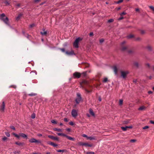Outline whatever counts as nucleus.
I'll return each instance as SVG.
<instances>
[{
	"label": "nucleus",
	"mask_w": 154,
	"mask_h": 154,
	"mask_svg": "<svg viewBox=\"0 0 154 154\" xmlns=\"http://www.w3.org/2000/svg\"><path fill=\"white\" fill-rule=\"evenodd\" d=\"M52 144L51 145V146H53L54 147H56L57 146V144H55L54 143H51Z\"/></svg>",
	"instance_id": "36"
},
{
	"label": "nucleus",
	"mask_w": 154,
	"mask_h": 154,
	"mask_svg": "<svg viewBox=\"0 0 154 154\" xmlns=\"http://www.w3.org/2000/svg\"><path fill=\"white\" fill-rule=\"evenodd\" d=\"M129 73L128 71H121V75L122 77L123 78L125 79L126 78L127 75Z\"/></svg>",
	"instance_id": "5"
},
{
	"label": "nucleus",
	"mask_w": 154,
	"mask_h": 154,
	"mask_svg": "<svg viewBox=\"0 0 154 154\" xmlns=\"http://www.w3.org/2000/svg\"><path fill=\"white\" fill-rule=\"evenodd\" d=\"M22 15V14H19L16 17V20H19L20 19Z\"/></svg>",
	"instance_id": "20"
},
{
	"label": "nucleus",
	"mask_w": 154,
	"mask_h": 154,
	"mask_svg": "<svg viewBox=\"0 0 154 154\" xmlns=\"http://www.w3.org/2000/svg\"><path fill=\"white\" fill-rule=\"evenodd\" d=\"M5 134L8 137H9L10 136V134L8 132L5 133Z\"/></svg>",
	"instance_id": "46"
},
{
	"label": "nucleus",
	"mask_w": 154,
	"mask_h": 154,
	"mask_svg": "<svg viewBox=\"0 0 154 154\" xmlns=\"http://www.w3.org/2000/svg\"><path fill=\"white\" fill-rule=\"evenodd\" d=\"M55 131H61L62 130L60 129H58L56 128H54L53 129Z\"/></svg>",
	"instance_id": "26"
},
{
	"label": "nucleus",
	"mask_w": 154,
	"mask_h": 154,
	"mask_svg": "<svg viewBox=\"0 0 154 154\" xmlns=\"http://www.w3.org/2000/svg\"><path fill=\"white\" fill-rule=\"evenodd\" d=\"M98 100L100 101H101V98L100 96H99L98 97Z\"/></svg>",
	"instance_id": "60"
},
{
	"label": "nucleus",
	"mask_w": 154,
	"mask_h": 154,
	"mask_svg": "<svg viewBox=\"0 0 154 154\" xmlns=\"http://www.w3.org/2000/svg\"><path fill=\"white\" fill-rule=\"evenodd\" d=\"M35 113H33L31 116V117L32 119H34L35 118Z\"/></svg>",
	"instance_id": "33"
},
{
	"label": "nucleus",
	"mask_w": 154,
	"mask_h": 154,
	"mask_svg": "<svg viewBox=\"0 0 154 154\" xmlns=\"http://www.w3.org/2000/svg\"><path fill=\"white\" fill-rule=\"evenodd\" d=\"M37 94L34 93H31L30 94H28V95L30 96H33L36 95Z\"/></svg>",
	"instance_id": "24"
},
{
	"label": "nucleus",
	"mask_w": 154,
	"mask_h": 154,
	"mask_svg": "<svg viewBox=\"0 0 154 154\" xmlns=\"http://www.w3.org/2000/svg\"><path fill=\"white\" fill-rule=\"evenodd\" d=\"M113 69L115 74H117L118 72V69L116 66H115L113 67Z\"/></svg>",
	"instance_id": "15"
},
{
	"label": "nucleus",
	"mask_w": 154,
	"mask_h": 154,
	"mask_svg": "<svg viewBox=\"0 0 154 154\" xmlns=\"http://www.w3.org/2000/svg\"><path fill=\"white\" fill-rule=\"evenodd\" d=\"M135 11L137 12H139L140 10L139 8H137L135 9Z\"/></svg>",
	"instance_id": "61"
},
{
	"label": "nucleus",
	"mask_w": 154,
	"mask_h": 154,
	"mask_svg": "<svg viewBox=\"0 0 154 154\" xmlns=\"http://www.w3.org/2000/svg\"><path fill=\"white\" fill-rule=\"evenodd\" d=\"M69 124L71 125H74V123L72 122H69Z\"/></svg>",
	"instance_id": "57"
},
{
	"label": "nucleus",
	"mask_w": 154,
	"mask_h": 154,
	"mask_svg": "<svg viewBox=\"0 0 154 154\" xmlns=\"http://www.w3.org/2000/svg\"><path fill=\"white\" fill-rule=\"evenodd\" d=\"M136 140L134 139H132L130 140V142L134 143L136 141Z\"/></svg>",
	"instance_id": "45"
},
{
	"label": "nucleus",
	"mask_w": 154,
	"mask_h": 154,
	"mask_svg": "<svg viewBox=\"0 0 154 154\" xmlns=\"http://www.w3.org/2000/svg\"><path fill=\"white\" fill-rule=\"evenodd\" d=\"M53 142H51V141H48L47 142V143L48 144H49V145H51L52 143H52Z\"/></svg>",
	"instance_id": "55"
},
{
	"label": "nucleus",
	"mask_w": 154,
	"mask_h": 154,
	"mask_svg": "<svg viewBox=\"0 0 154 154\" xmlns=\"http://www.w3.org/2000/svg\"><path fill=\"white\" fill-rule=\"evenodd\" d=\"M51 122L52 123H53V124H57V122H56L54 120H52L51 121Z\"/></svg>",
	"instance_id": "34"
},
{
	"label": "nucleus",
	"mask_w": 154,
	"mask_h": 154,
	"mask_svg": "<svg viewBox=\"0 0 154 154\" xmlns=\"http://www.w3.org/2000/svg\"><path fill=\"white\" fill-rule=\"evenodd\" d=\"M60 49L63 52H65V49L64 48H60Z\"/></svg>",
	"instance_id": "49"
},
{
	"label": "nucleus",
	"mask_w": 154,
	"mask_h": 154,
	"mask_svg": "<svg viewBox=\"0 0 154 154\" xmlns=\"http://www.w3.org/2000/svg\"><path fill=\"white\" fill-rule=\"evenodd\" d=\"M64 121H65L66 122H67L68 121V119H67L66 118H65L64 119Z\"/></svg>",
	"instance_id": "56"
},
{
	"label": "nucleus",
	"mask_w": 154,
	"mask_h": 154,
	"mask_svg": "<svg viewBox=\"0 0 154 154\" xmlns=\"http://www.w3.org/2000/svg\"><path fill=\"white\" fill-rule=\"evenodd\" d=\"M132 128V126H125V127H121L122 129L124 131H125L127 130L128 128Z\"/></svg>",
	"instance_id": "12"
},
{
	"label": "nucleus",
	"mask_w": 154,
	"mask_h": 154,
	"mask_svg": "<svg viewBox=\"0 0 154 154\" xmlns=\"http://www.w3.org/2000/svg\"><path fill=\"white\" fill-rule=\"evenodd\" d=\"M114 21V20L112 19H111L108 20V22L109 23L112 22Z\"/></svg>",
	"instance_id": "37"
},
{
	"label": "nucleus",
	"mask_w": 154,
	"mask_h": 154,
	"mask_svg": "<svg viewBox=\"0 0 154 154\" xmlns=\"http://www.w3.org/2000/svg\"><path fill=\"white\" fill-rule=\"evenodd\" d=\"M123 100H120L119 101V104L120 105H121L122 104Z\"/></svg>",
	"instance_id": "40"
},
{
	"label": "nucleus",
	"mask_w": 154,
	"mask_h": 154,
	"mask_svg": "<svg viewBox=\"0 0 154 154\" xmlns=\"http://www.w3.org/2000/svg\"><path fill=\"white\" fill-rule=\"evenodd\" d=\"M123 18H124V17H121L119 18L118 20H120L123 19Z\"/></svg>",
	"instance_id": "58"
},
{
	"label": "nucleus",
	"mask_w": 154,
	"mask_h": 154,
	"mask_svg": "<svg viewBox=\"0 0 154 154\" xmlns=\"http://www.w3.org/2000/svg\"><path fill=\"white\" fill-rule=\"evenodd\" d=\"M0 19L2 20L6 24L9 25L8 23V18L5 16L4 13L0 15Z\"/></svg>",
	"instance_id": "1"
},
{
	"label": "nucleus",
	"mask_w": 154,
	"mask_h": 154,
	"mask_svg": "<svg viewBox=\"0 0 154 154\" xmlns=\"http://www.w3.org/2000/svg\"><path fill=\"white\" fill-rule=\"evenodd\" d=\"M10 128L12 129L15 130V127L13 126H10Z\"/></svg>",
	"instance_id": "53"
},
{
	"label": "nucleus",
	"mask_w": 154,
	"mask_h": 154,
	"mask_svg": "<svg viewBox=\"0 0 154 154\" xmlns=\"http://www.w3.org/2000/svg\"><path fill=\"white\" fill-rule=\"evenodd\" d=\"M15 143L19 146H23L24 144V143H23L16 142Z\"/></svg>",
	"instance_id": "19"
},
{
	"label": "nucleus",
	"mask_w": 154,
	"mask_h": 154,
	"mask_svg": "<svg viewBox=\"0 0 154 154\" xmlns=\"http://www.w3.org/2000/svg\"><path fill=\"white\" fill-rule=\"evenodd\" d=\"M35 25L34 24H32L30 25H29V27H30V28H32V27L34 26Z\"/></svg>",
	"instance_id": "50"
},
{
	"label": "nucleus",
	"mask_w": 154,
	"mask_h": 154,
	"mask_svg": "<svg viewBox=\"0 0 154 154\" xmlns=\"http://www.w3.org/2000/svg\"><path fill=\"white\" fill-rule=\"evenodd\" d=\"M134 65L136 66L137 67H138L139 66L138 63L137 62H135L134 63Z\"/></svg>",
	"instance_id": "29"
},
{
	"label": "nucleus",
	"mask_w": 154,
	"mask_h": 154,
	"mask_svg": "<svg viewBox=\"0 0 154 154\" xmlns=\"http://www.w3.org/2000/svg\"><path fill=\"white\" fill-rule=\"evenodd\" d=\"M79 144L80 145L84 146V143L80 142L79 143Z\"/></svg>",
	"instance_id": "48"
},
{
	"label": "nucleus",
	"mask_w": 154,
	"mask_h": 154,
	"mask_svg": "<svg viewBox=\"0 0 154 154\" xmlns=\"http://www.w3.org/2000/svg\"><path fill=\"white\" fill-rule=\"evenodd\" d=\"M5 106V104L4 101H3L2 103L0 105V111L2 112L4 111Z\"/></svg>",
	"instance_id": "8"
},
{
	"label": "nucleus",
	"mask_w": 154,
	"mask_h": 154,
	"mask_svg": "<svg viewBox=\"0 0 154 154\" xmlns=\"http://www.w3.org/2000/svg\"><path fill=\"white\" fill-rule=\"evenodd\" d=\"M127 48V47H126V46L122 47V51H125Z\"/></svg>",
	"instance_id": "31"
},
{
	"label": "nucleus",
	"mask_w": 154,
	"mask_h": 154,
	"mask_svg": "<svg viewBox=\"0 0 154 154\" xmlns=\"http://www.w3.org/2000/svg\"><path fill=\"white\" fill-rule=\"evenodd\" d=\"M140 39L141 38L140 37H138L136 38L135 40L136 41H138L140 40Z\"/></svg>",
	"instance_id": "47"
},
{
	"label": "nucleus",
	"mask_w": 154,
	"mask_h": 154,
	"mask_svg": "<svg viewBox=\"0 0 154 154\" xmlns=\"http://www.w3.org/2000/svg\"><path fill=\"white\" fill-rule=\"evenodd\" d=\"M77 97L75 100V101L77 104H79L82 100V97L79 93L77 94Z\"/></svg>",
	"instance_id": "4"
},
{
	"label": "nucleus",
	"mask_w": 154,
	"mask_h": 154,
	"mask_svg": "<svg viewBox=\"0 0 154 154\" xmlns=\"http://www.w3.org/2000/svg\"><path fill=\"white\" fill-rule=\"evenodd\" d=\"M87 154H94V152H87L86 153Z\"/></svg>",
	"instance_id": "32"
},
{
	"label": "nucleus",
	"mask_w": 154,
	"mask_h": 154,
	"mask_svg": "<svg viewBox=\"0 0 154 154\" xmlns=\"http://www.w3.org/2000/svg\"><path fill=\"white\" fill-rule=\"evenodd\" d=\"M146 66L149 69H150L151 67L153 71H154V65L152 66H151L149 63H147L146 64Z\"/></svg>",
	"instance_id": "14"
},
{
	"label": "nucleus",
	"mask_w": 154,
	"mask_h": 154,
	"mask_svg": "<svg viewBox=\"0 0 154 154\" xmlns=\"http://www.w3.org/2000/svg\"><path fill=\"white\" fill-rule=\"evenodd\" d=\"M81 74L77 72H75L73 74V77L74 79L79 78L81 76Z\"/></svg>",
	"instance_id": "9"
},
{
	"label": "nucleus",
	"mask_w": 154,
	"mask_h": 154,
	"mask_svg": "<svg viewBox=\"0 0 154 154\" xmlns=\"http://www.w3.org/2000/svg\"><path fill=\"white\" fill-rule=\"evenodd\" d=\"M147 49L149 50H150L152 48H151V47L150 46H148L147 47Z\"/></svg>",
	"instance_id": "51"
},
{
	"label": "nucleus",
	"mask_w": 154,
	"mask_h": 154,
	"mask_svg": "<svg viewBox=\"0 0 154 154\" xmlns=\"http://www.w3.org/2000/svg\"><path fill=\"white\" fill-rule=\"evenodd\" d=\"M66 137L67 139H68L71 140H72V141H74L75 139L73 138H72L71 137L69 136L66 135V136H65Z\"/></svg>",
	"instance_id": "16"
},
{
	"label": "nucleus",
	"mask_w": 154,
	"mask_h": 154,
	"mask_svg": "<svg viewBox=\"0 0 154 154\" xmlns=\"http://www.w3.org/2000/svg\"><path fill=\"white\" fill-rule=\"evenodd\" d=\"M89 111L90 113L93 116H94L95 114L94 113L93 110L91 109H89Z\"/></svg>",
	"instance_id": "17"
},
{
	"label": "nucleus",
	"mask_w": 154,
	"mask_h": 154,
	"mask_svg": "<svg viewBox=\"0 0 154 154\" xmlns=\"http://www.w3.org/2000/svg\"><path fill=\"white\" fill-rule=\"evenodd\" d=\"M123 0H119L117 2H115V3L117 4H119L120 3H122L123 2Z\"/></svg>",
	"instance_id": "28"
},
{
	"label": "nucleus",
	"mask_w": 154,
	"mask_h": 154,
	"mask_svg": "<svg viewBox=\"0 0 154 154\" xmlns=\"http://www.w3.org/2000/svg\"><path fill=\"white\" fill-rule=\"evenodd\" d=\"M8 139V138L6 137H4L3 138H2V140L3 141H5L6 140Z\"/></svg>",
	"instance_id": "44"
},
{
	"label": "nucleus",
	"mask_w": 154,
	"mask_h": 154,
	"mask_svg": "<svg viewBox=\"0 0 154 154\" xmlns=\"http://www.w3.org/2000/svg\"><path fill=\"white\" fill-rule=\"evenodd\" d=\"M126 14V13L125 12H123L121 13V14H120V15L121 16H122V15H125V14Z\"/></svg>",
	"instance_id": "41"
},
{
	"label": "nucleus",
	"mask_w": 154,
	"mask_h": 154,
	"mask_svg": "<svg viewBox=\"0 0 154 154\" xmlns=\"http://www.w3.org/2000/svg\"><path fill=\"white\" fill-rule=\"evenodd\" d=\"M84 146H86L91 147L92 146V144H89L88 143H84Z\"/></svg>",
	"instance_id": "22"
},
{
	"label": "nucleus",
	"mask_w": 154,
	"mask_h": 154,
	"mask_svg": "<svg viewBox=\"0 0 154 154\" xmlns=\"http://www.w3.org/2000/svg\"><path fill=\"white\" fill-rule=\"evenodd\" d=\"M13 135L18 139H19L20 137H21L23 138H27V136L23 133H20L18 135L16 133H13Z\"/></svg>",
	"instance_id": "2"
},
{
	"label": "nucleus",
	"mask_w": 154,
	"mask_h": 154,
	"mask_svg": "<svg viewBox=\"0 0 154 154\" xmlns=\"http://www.w3.org/2000/svg\"><path fill=\"white\" fill-rule=\"evenodd\" d=\"M134 37V35H130L127 36L128 38H131Z\"/></svg>",
	"instance_id": "35"
},
{
	"label": "nucleus",
	"mask_w": 154,
	"mask_h": 154,
	"mask_svg": "<svg viewBox=\"0 0 154 154\" xmlns=\"http://www.w3.org/2000/svg\"><path fill=\"white\" fill-rule=\"evenodd\" d=\"M152 93V92L151 91H149L148 92V93L149 94H151Z\"/></svg>",
	"instance_id": "64"
},
{
	"label": "nucleus",
	"mask_w": 154,
	"mask_h": 154,
	"mask_svg": "<svg viewBox=\"0 0 154 154\" xmlns=\"http://www.w3.org/2000/svg\"><path fill=\"white\" fill-rule=\"evenodd\" d=\"M107 81H108L107 78H104L103 79L102 81L103 82L105 83V82H106Z\"/></svg>",
	"instance_id": "27"
},
{
	"label": "nucleus",
	"mask_w": 154,
	"mask_h": 154,
	"mask_svg": "<svg viewBox=\"0 0 154 154\" xmlns=\"http://www.w3.org/2000/svg\"><path fill=\"white\" fill-rule=\"evenodd\" d=\"M82 40V39L80 37L77 38L75 40L73 43V46L75 48H78L79 47V41Z\"/></svg>",
	"instance_id": "3"
},
{
	"label": "nucleus",
	"mask_w": 154,
	"mask_h": 154,
	"mask_svg": "<svg viewBox=\"0 0 154 154\" xmlns=\"http://www.w3.org/2000/svg\"><path fill=\"white\" fill-rule=\"evenodd\" d=\"M29 142L31 143H41V142L38 140H36L34 138H32L29 140Z\"/></svg>",
	"instance_id": "10"
},
{
	"label": "nucleus",
	"mask_w": 154,
	"mask_h": 154,
	"mask_svg": "<svg viewBox=\"0 0 154 154\" xmlns=\"http://www.w3.org/2000/svg\"><path fill=\"white\" fill-rule=\"evenodd\" d=\"M104 39H101L100 40V43H102L104 42Z\"/></svg>",
	"instance_id": "54"
},
{
	"label": "nucleus",
	"mask_w": 154,
	"mask_h": 154,
	"mask_svg": "<svg viewBox=\"0 0 154 154\" xmlns=\"http://www.w3.org/2000/svg\"><path fill=\"white\" fill-rule=\"evenodd\" d=\"M82 136L83 137H86L87 138H88V136H87L85 134H82Z\"/></svg>",
	"instance_id": "52"
},
{
	"label": "nucleus",
	"mask_w": 154,
	"mask_h": 154,
	"mask_svg": "<svg viewBox=\"0 0 154 154\" xmlns=\"http://www.w3.org/2000/svg\"><path fill=\"white\" fill-rule=\"evenodd\" d=\"M87 139H89L90 140H95V138L93 137H88Z\"/></svg>",
	"instance_id": "21"
},
{
	"label": "nucleus",
	"mask_w": 154,
	"mask_h": 154,
	"mask_svg": "<svg viewBox=\"0 0 154 154\" xmlns=\"http://www.w3.org/2000/svg\"><path fill=\"white\" fill-rule=\"evenodd\" d=\"M48 137L52 139L56 140H58L59 138L57 137H55L52 135H48Z\"/></svg>",
	"instance_id": "11"
},
{
	"label": "nucleus",
	"mask_w": 154,
	"mask_h": 154,
	"mask_svg": "<svg viewBox=\"0 0 154 154\" xmlns=\"http://www.w3.org/2000/svg\"><path fill=\"white\" fill-rule=\"evenodd\" d=\"M149 128V126H146L143 128V129H146Z\"/></svg>",
	"instance_id": "42"
},
{
	"label": "nucleus",
	"mask_w": 154,
	"mask_h": 154,
	"mask_svg": "<svg viewBox=\"0 0 154 154\" xmlns=\"http://www.w3.org/2000/svg\"><path fill=\"white\" fill-rule=\"evenodd\" d=\"M65 53L66 54L68 55H72L74 54V52L73 51H71L70 52L66 51Z\"/></svg>",
	"instance_id": "13"
},
{
	"label": "nucleus",
	"mask_w": 154,
	"mask_h": 154,
	"mask_svg": "<svg viewBox=\"0 0 154 154\" xmlns=\"http://www.w3.org/2000/svg\"><path fill=\"white\" fill-rule=\"evenodd\" d=\"M9 88H14L15 89L16 88V86L15 85H11L10 86Z\"/></svg>",
	"instance_id": "39"
},
{
	"label": "nucleus",
	"mask_w": 154,
	"mask_h": 154,
	"mask_svg": "<svg viewBox=\"0 0 154 154\" xmlns=\"http://www.w3.org/2000/svg\"><path fill=\"white\" fill-rule=\"evenodd\" d=\"M89 35L90 36H93V33L92 32H91L90 33Z\"/></svg>",
	"instance_id": "63"
},
{
	"label": "nucleus",
	"mask_w": 154,
	"mask_h": 154,
	"mask_svg": "<svg viewBox=\"0 0 154 154\" xmlns=\"http://www.w3.org/2000/svg\"><path fill=\"white\" fill-rule=\"evenodd\" d=\"M56 151L57 152H63L65 151V150L59 149V150H57Z\"/></svg>",
	"instance_id": "30"
},
{
	"label": "nucleus",
	"mask_w": 154,
	"mask_h": 154,
	"mask_svg": "<svg viewBox=\"0 0 154 154\" xmlns=\"http://www.w3.org/2000/svg\"><path fill=\"white\" fill-rule=\"evenodd\" d=\"M149 8L151 10L154 11V7L153 6H150Z\"/></svg>",
	"instance_id": "43"
},
{
	"label": "nucleus",
	"mask_w": 154,
	"mask_h": 154,
	"mask_svg": "<svg viewBox=\"0 0 154 154\" xmlns=\"http://www.w3.org/2000/svg\"><path fill=\"white\" fill-rule=\"evenodd\" d=\"M88 82L85 80H83L82 82L80 83V85L81 87L83 88H85V86L88 85Z\"/></svg>",
	"instance_id": "6"
},
{
	"label": "nucleus",
	"mask_w": 154,
	"mask_h": 154,
	"mask_svg": "<svg viewBox=\"0 0 154 154\" xmlns=\"http://www.w3.org/2000/svg\"><path fill=\"white\" fill-rule=\"evenodd\" d=\"M40 0H34V2H39Z\"/></svg>",
	"instance_id": "62"
},
{
	"label": "nucleus",
	"mask_w": 154,
	"mask_h": 154,
	"mask_svg": "<svg viewBox=\"0 0 154 154\" xmlns=\"http://www.w3.org/2000/svg\"><path fill=\"white\" fill-rule=\"evenodd\" d=\"M41 33L42 35H46L47 34V31H44H44L43 32H41Z\"/></svg>",
	"instance_id": "25"
},
{
	"label": "nucleus",
	"mask_w": 154,
	"mask_h": 154,
	"mask_svg": "<svg viewBox=\"0 0 154 154\" xmlns=\"http://www.w3.org/2000/svg\"><path fill=\"white\" fill-rule=\"evenodd\" d=\"M150 122L152 124H154V121H153L152 120H150Z\"/></svg>",
	"instance_id": "59"
},
{
	"label": "nucleus",
	"mask_w": 154,
	"mask_h": 154,
	"mask_svg": "<svg viewBox=\"0 0 154 154\" xmlns=\"http://www.w3.org/2000/svg\"><path fill=\"white\" fill-rule=\"evenodd\" d=\"M146 107L144 106H140V107H139L138 109L139 110H144L146 109Z\"/></svg>",
	"instance_id": "18"
},
{
	"label": "nucleus",
	"mask_w": 154,
	"mask_h": 154,
	"mask_svg": "<svg viewBox=\"0 0 154 154\" xmlns=\"http://www.w3.org/2000/svg\"><path fill=\"white\" fill-rule=\"evenodd\" d=\"M129 122V120L125 121L123 122V123L124 124H127Z\"/></svg>",
	"instance_id": "38"
},
{
	"label": "nucleus",
	"mask_w": 154,
	"mask_h": 154,
	"mask_svg": "<svg viewBox=\"0 0 154 154\" xmlns=\"http://www.w3.org/2000/svg\"><path fill=\"white\" fill-rule=\"evenodd\" d=\"M71 115L73 117L76 118L78 116L77 110L75 109H73L72 111Z\"/></svg>",
	"instance_id": "7"
},
{
	"label": "nucleus",
	"mask_w": 154,
	"mask_h": 154,
	"mask_svg": "<svg viewBox=\"0 0 154 154\" xmlns=\"http://www.w3.org/2000/svg\"><path fill=\"white\" fill-rule=\"evenodd\" d=\"M57 134L59 136H62L64 137H65L66 136V134L63 133H57Z\"/></svg>",
	"instance_id": "23"
}]
</instances>
